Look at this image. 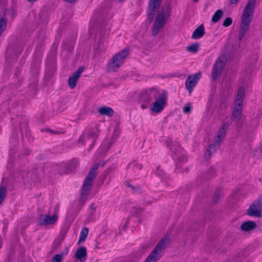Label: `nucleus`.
<instances>
[{
	"mask_svg": "<svg viewBox=\"0 0 262 262\" xmlns=\"http://www.w3.org/2000/svg\"><path fill=\"white\" fill-rule=\"evenodd\" d=\"M255 1L249 0L246 6L241 17V24L238 34V39L241 40L249 30V25L252 21Z\"/></svg>",
	"mask_w": 262,
	"mask_h": 262,
	"instance_id": "f257e3e1",
	"label": "nucleus"
},
{
	"mask_svg": "<svg viewBox=\"0 0 262 262\" xmlns=\"http://www.w3.org/2000/svg\"><path fill=\"white\" fill-rule=\"evenodd\" d=\"M99 164H95L88 175L86 176L84 183L83 185L82 189L79 198V202L81 204H83L87 199L88 196L91 191V188L93 184V181L96 175V171L99 167Z\"/></svg>",
	"mask_w": 262,
	"mask_h": 262,
	"instance_id": "f03ea898",
	"label": "nucleus"
},
{
	"mask_svg": "<svg viewBox=\"0 0 262 262\" xmlns=\"http://www.w3.org/2000/svg\"><path fill=\"white\" fill-rule=\"evenodd\" d=\"M226 124H224L217 133V135L214 137L213 143L210 144L205 154V158L209 159L211 157L212 154L216 152V149L220 147V144L223 140L225 135L226 131L225 129Z\"/></svg>",
	"mask_w": 262,
	"mask_h": 262,
	"instance_id": "7ed1b4c3",
	"label": "nucleus"
},
{
	"mask_svg": "<svg viewBox=\"0 0 262 262\" xmlns=\"http://www.w3.org/2000/svg\"><path fill=\"white\" fill-rule=\"evenodd\" d=\"M128 55V51L124 49L115 55L109 62L107 69L110 72L116 71L119 69Z\"/></svg>",
	"mask_w": 262,
	"mask_h": 262,
	"instance_id": "20e7f679",
	"label": "nucleus"
},
{
	"mask_svg": "<svg viewBox=\"0 0 262 262\" xmlns=\"http://www.w3.org/2000/svg\"><path fill=\"white\" fill-rule=\"evenodd\" d=\"M97 138V134L96 130L86 129L83 135L79 139V143L82 145H88L90 148L93 146L95 141Z\"/></svg>",
	"mask_w": 262,
	"mask_h": 262,
	"instance_id": "39448f33",
	"label": "nucleus"
},
{
	"mask_svg": "<svg viewBox=\"0 0 262 262\" xmlns=\"http://www.w3.org/2000/svg\"><path fill=\"white\" fill-rule=\"evenodd\" d=\"M168 17V15L165 14L163 9L158 13L152 27V33L154 36H156L159 34L166 24Z\"/></svg>",
	"mask_w": 262,
	"mask_h": 262,
	"instance_id": "423d86ee",
	"label": "nucleus"
},
{
	"mask_svg": "<svg viewBox=\"0 0 262 262\" xmlns=\"http://www.w3.org/2000/svg\"><path fill=\"white\" fill-rule=\"evenodd\" d=\"M226 58L223 55L220 56L215 61L211 75V78L213 81H215L221 76L222 70L226 64Z\"/></svg>",
	"mask_w": 262,
	"mask_h": 262,
	"instance_id": "0eeeda50",
	"label": "nucleus"
},
{
	"mask_svg": "<svg viewBox=\"0 0 262 262\" xmlns=\"http://www.w3.org/2000/svg\"><path fill=\"white\" fill-rule=\"evenodd\" d=\"M171 151L173 154V158L179 162H185L186 158L182 148L180 146L178 142H171L168 144Z\"/></svg>",
	"mask_w": 262,
	"mask_h": 262,
	"instance_id": "6e6552de",
	"label": "nucleus"
},
{
	"mask_svg": "<svg viewBox=\"0 0 262 262\" xmlns=\"http://www.w3.org/2000/svg\"><path fill=\"white\" fill-rule=\"evenodd\" d=\"M167 104V93L162 92L158 98L156 99L151 107V111L156 113L161 112Z\"/></svg>",
	"mask_w": 262,
	"mask_h": 262,
	"instance_id": "1a4fd4ad",
	"label": "nucleus"
},
{
	"mask_svg": "<svg viewBox=\"0 0 262 262\" xmlns=\"http://www.w3.org/2000/svg\"><path fill=\"white\" fill-rule=\"evenodd\" d=\"M262 213V198L256 200L250 205L247 210V214L256 217H260Z\"/></svg>",
	"mask_w": 262,
	"mask_h": 262,
	"instance_id": "9d476101",
	"label": "nucleus"
},
{
	"mask_svg": "<svg viewBox=\"0 0 262 262\" xmlns=\"http://www.w3.org/2000/svg\"><path fill=\"white\" fill-rule=\"evenodd\" d=\"M58 216L55 213L53 216L47 214L41 215L38 219V223L40 225H50L55 224L58 220Z\"/></svg>",
	"mask_w": 262,
	"mask_h": 262,
	"instance_id": "9b49d317",
	"label": "nucleus"
},
{
	"mask_svg": "<svg viewBox=\"0 0 262 262\" xmlns=\"http://www.w3.org/2000/svg\"><path fill=\"white\" fill-rule=\"evenodd\" d=\"M167 243V239H162L158 243L154 250L150 254L156 261H158L160 258L162 251L165 248L166 244Z\"/></svg>",
	"mask_w": 262,
	"mask_h": 262,
	"instance_id": "f8f14e48",
	"label": "nucleus"
},
{
	"mask_svg": "<svg viewBox=\"0 0 262 262\" xmlns=\"http://www.w3.org/2000/svg\"><path fill=\"white\" fill-rule=\"evenodd\" d=\"M201 78V73H195L193 76H189L185 81V86L189 93H191L195 86L198 80Z\"/></svg>",
	"mask_w": 262,
	"mask_h": 262,
	"instance_id": "ddd939ff",
	"label": "nucleus"
},
{
	"mask_svg": "<svg viewBox=\"0 0 262 262\" xmlns=\"http://www.w3.org/2000/svg\"><path fill=\"white\" fill-rule=\"evenodd\" d=\"M84 70L83 67H79L73 74V75L69 78L68 83L71 89H73L76 85L78 79L80 77L81 74Z\"/></svg>",
	"mask_w": 262,
	"mask_h": 262,
	"instance_id": "4468645a",
	"label": "nucleus"
},
{
	"mask_svg": "<svg viewBox=\"0 0 262 262\" xmlns=\"http://www.w3.org/2000/svg\"><path fill=\"white\" fill-rule=\"evenodd\" d=\"M142 167V165L136 162L130 163L127 166V172L130 176L137 177Z\"/></svg>",
	"mask_w": 262,
	"mask_h": 262,
	"instance_id": "2eb2a0df",
	"label": "nucleus"
},
{
	"mask_svg": "<svg viewBox=\"0 0 262 262\" xmlns=\"http://www.w3.org/2000/svg\"><path fill=\"white\" fill-rule=\"evenodd\" d=\"M245 97V89L243 86H240L235 100L234 106L242 107Z\"/></svg>",
	"mask_w": 262,
	"mask_h": 262,
	"instance_id": "dca6fc26",
	"label": "nucleus"
},
{
	"mask_svg": "<svg viewBox=\"0 0 262 262\" xmlns=\"http://www.w3.org/2000/svg\"><path fill=\"white\" fill-rule=\"evenodd\" d=\"M76 257L81 262H84L86 259V249L84 247L79 248L75 254Z\"/></svg>",
	"mask_w": 262,
	"mask_h": 262,
	"instance_id": "f3484780",
	"label": "nucleus"
},
{
	"mask_svg": "<svg viewBox=\"0 0 262 262\" xmlns=\"http://www.w3.org/2000/svg\"><path fill=\"white\" fill-rule=\"evenodd\" d=\"M161 1L162 0H150L148 9L149 15L151 16L154 15L155 10L160 7Z\"/></svg>",
	"mask_w": 262,
	"mask_h": 262,
	"instance_id": "a211bd4d",
	"label": "nucleus"
},
{
	"mask_svg": "<svg viewBox=\"0 0 262 262\" xmlns=\"http://www.w3.org/2000/svg\"><path fill=\"white\" fill-rule=\"evenodd\" d=\"M205 34V28L203 24L200 25L193 31L191 38L197 39L202 38Z\"/></svg>",
	"mask_w": 262,
	"mask_h": 262,
	"instance_id": "6ab92c4d",
	"label": "nucleus"
},
{
	"mask_svg": "<svg viewBox=\"0 0 262 262\" xmlns=\"http://www.w3.org/2000/svg\"><path fill=\"white\" fill-rule=\"evenodd\" d=\"M158 91L157 90L152 89L151 90H150L148 92H145V93H143L142 95V100L143 101H144L147 103H149L152 99L149 96L150 95H156Z\"/></svg>",
	"mask_w": 262,
	"mask_h": 262,
	"instance_id": "aec40b11",
	"label": "nucleus"
},
{
	"mask_svg": "<svg viewBox=\"0 0 262 262\" xmlns=\"http://www.w3.org/2000/svg\"><path fill=\"white\" fill-rule=\"evenodd\" d=\"M256 227V224L254 222L249 221L244 222L241 226V229L243 231H249L254 229Z\"/></svg>",
	"mask_w": 262,
	"mask_h": 262,
	"instance_id": "412c9836",
	"label": "nucleus"
},
{
	"mask_svg": "<svg viewBox=\"0 0 262 262\" xmlns=\"http://www.w3.org/2000/svg\"><path fill=\"white\" fill-rule=\"evenodd\" d=\"M98 112L102 115H106L108 116H112L114 113L112 108L107 106L100 107L98 110Z\"/></svg>",
	"mask_w": 262,
	"mask_h": 262,
	"instance_id": "4be33fe9",
	"label": "nucleus"
},
{
	"mask_svg": "<svg viewBox=\"0 0 262 262\" xmlns=\"http://www.w3.org/2000/svg\"><path fill=\"white\" fill-rule=\"evenodd\" d=\"M242 107H234L232 116L236 120L239 121L242 114Z\"/></svg>",
	"mask_w": 262,
	"mask_h": 262,
	"instance_id": "5701e85b",
	"label": "nucleus"
},
{
	"mask_svg": "<svg viewBox=\"0 0 262 262\" xmlns=\"http://www.w3.org/2000/svg\"><path fill=\"white\" fill-rule=\"evenodd\" d=\"M89 232V229L88 228L84 227L83 228L80 234L79 238V242H82L85 241L86 238L87 237L88 234Z\"/></svg>",
	"mask_w": 262,
	"mask_h": 262,
	"instance_id": "b1692460",
	"label": "nucleus"
},
{
	"mask_svg": "<svg viewBox=\"0 0 262 262\" xmlns=\"http://www.w3.org/2000/svg\"><path fill=\"white\" fill-rule=\"evenodd\" d=\"M223 15V12L221 10H217L212 17V21L214 23L219 21Z\"/></svg>",
	"mask_w": 262,
	"mask_h": 262,
	"instance_id": "393cba45",
	"label": "nucleus"
},
{
	"mask_svg": "<svg viewBox=\"0 0 262 262\" xmlns=\"http://www.w3.org/2000/svg\"><path fill=\"white\" fill-rule=\"evenodd\" d=\"M199 47V43H193V44L191 45V46L188 47L187 48V51L188 52H191L193 53H195L198 52Z\"/></svg>",
	"mask_w": 262,
	"mask_h": 262,
	"instance_id": "a878e982",
	"label": "nucleus"
},
{
	"mask_svg": "<svg viewBox=\"0 0 262 262\" xmlns=\"http://www.w3.org/2000/svg\"><path fill=\"white\" fill-rule=\"evenodd\" d=\"M6 20L4 18L0 19V36L5 30L6 27Z\"/></svg>",
	"mask_w": 262,
	"mask_h": 262,
	"instance_id": "bb28decb",
	"label": "nucleus"
},
{
	"mask_svg": "<svg viewBox=\"0 0 262 262\" xmlns=\"http://www.w3.org/2000/svg\"><path fill=\"white\" fill-rule=\"evenodd\" d=\"M6 189L3 187L0 188V205L3 202L6 196Z\"/></svg>",
	"mask_w": 262,
	"mask_h": 262,
	"instance_id": "cd10ccee",
	"label": "nucleus"
},
{
	"mask_svg": "<svg viewBox=\"0 0 262 262\" xmlns=\"http://www.w3.org/2000/svg\"><path fill=\"white\" fill-rule=\"evenodd\" d=\"M78 161L77 160H73L72 161H71L70 163L68 164V168L71 170H73L74 169H75L77 165H78Z\"/></svg>",
	"mask_w": 262,
	"mask_h": 262,
	"instance_id": "c85d7f7f",
	"label": "nucleus"
},
{
	"mask_svg": "<svg viewBox=\"0 0 262 262\" xmlns=\"http://www.w3.org/2000/svg\"><path fill=\"white\" fill-rule=\"evenodd\" d=\"M232 23V19L230 17H227L224 21L223 25L224 27H228Z\"/></svg>",
	"mask_w": 262,
	"mask_h": 262,
	"instance_id": "c756f323",
	"label": "nucleus"
},
{
	"mask_svg": "<svg viewBox=\"0 0 262 262\" xmlns=\"http://www.w3.org/2000/svg\"><path fill=\"white\" fill-rule=\"evenodd\" d=\"M156 174L159 176V177H161L162 180L166 177V176H165V173H164V172L162 170L160 169L159 168L156 171Z\"/></svg>",
	"mask_w": 262,
	"mask_h": 262,
	"instance_id": "7c9ffc66",
	"label": "nucleus"
},
{
	"mask_svg": "<svg viewBox=\"0 0 262 262\" xmlns=\"http://www.w3.org/2000/svg\"><path fill=\"white\" fill-rule=\"evenodd\" d=\"M61 255L56 254L52 259V262H61Z\"/></svg>",
	"mask_w": 262,
	"mask_h": 262,
	"instance_id": "2f4dec72",
	"label": "nucleus"
},
{
	"mask_svg": "<svg viewBox=\"0 0 262 262\" xmlns=\"http://www.w3.org/2000/svg\"><path fill=\"white\" fill-rule=\"evenodd\" d=\"M183 112L185 114H189L191 112V107L189 105H185L183 107Z\"/></svg>",
	"mask_w": 262,
	"mask_h": 262,
	"instance_id": "473e14b6",
	"label": "nucleus"
},
{
	"mask_svg": "<svg viewBox=\"0 0 262 262\" xmlns=\"http://www.w3.org/2000/svg\"><path fill=\"white\" fill-rule=\"evenodd\" d=\"M95 206H94V204H91V205L90 206V207L89 208V212L90 214L92 215L95 211Z\"/></svg>",
	"mask_w": 262,
	"mask_h": 262,
	"instance_id": "72a5a7b5",
	"label": "nucleus"
},
{
	"mask_svg": "<svg viewBox=\"0 0 262 262\" xmlns=\"http://www.w3.org/2000/svg\"><path fill=\"white\" fill-rule=\"evenodd\" d=\"M156 259L154 258L151 255H149V256L146 258V260L144 262H156Z\"/></svg>",
	"mask_w": 262,
	"mask_h": 262,
	"instance_id": "f704fd0d",
	"label": "nucleus"
},
{
	"mask_svg": "<svg viewBox=\"0 0 262 262\" xmlns=\"http://www.w3.org/2000/svg\"><path fill=\"white\" fill-rule=\"evenodd\" d=\"M132 189L136 192L137 193H140L141 192V189L139 186H136L135 187H133Z\"/></svg>",
	"mask_w": 262,
	"mask_h": 262,
	"instance_id": "c9c22d12",
	"label": "nucleus"
},
{
	"mask_svg": "<svg viewBox=\"0 0 262 262\" xmlns=\"http://www.w3.org/2000/svg\"><path fill=\"white\" fill-rule=\"evenodd\" d=\"M68 252L69 249L67 248H66L63 251L61 252V254L60 255H61L62 257V256H66L68 254Z\"/></svg>",
	"mask_w": 262,
	"mask_h": 262,
	"instance_id": "e433bc0d",
	"label": "nucleus"
},
{
	"mask_svg": "<svg viewBox=\"0 0 262 262\" xmlns=\"http://www.w3.org/2000/svg\"><path fill=\"white\" fill-rule=\"evenodd\" d=\"M243 259V257H240V258H238V259H237V258L236 257V256H235V257L233 258V262H238V259H239V260H242Z\"/></svg>",
	"mask_w": 262,
	"mask_h": 262,
	"instance_id": "4c0bfd02",
	"label": "nucleus"
},
{
	"mask_svg": "<svg viewBox=\"0 0 262 262\" xmlns=\"http://www.w3.org/2000/svg\"><path fill=\"white\" fill-rule=\"evenodd\" d=\"M48 131L50 132V133H53V134H59V132L58 131H54V130H51V129H48Z\"/></svg>",
	"mask_w": 262,
	"mask_h": 262,
	"instance_id": "58836bf2",
	"label": "nucleus"
},
{
	"mask_svg": "<svg viewBox=\"0 0 262 262\" xmlns=\"http://www.w3.org/2000/svg\"><path fill=\"white\" fill-rule=\"evenodd\" d=\"M126 185L128 187H131L132 188L133 187V186L131 185L129 183H126Z\"/></svg>",
	"mask_w": 262,
	"mask_h": 262,
	"instance_id": "ea45409f",
	"label": "nucleus"
},
{
	"mask_svg": "<svg viewBox=\"0 0 262 262\" xmlns=\"http://www.w3.org/2000/svg\"><path fill=\"white\" fill-rule=\"evenodd\" d=\"M65 1L69 3H72V2H74L75 0H65Z\"/></svg>",
	"mask_w": 262,
	"mask_h": 262,
	"instance_id": "a19ab883",
	"label": "nucleus"
},
{
	"mask_svg": "<svg viewBox=\"0 0 262 262\" xmlns=\"http://www.w3.org/2000/svg\"><path fill=\"white\" fill-rule=\"evenodd\" d=\"M141 107L143 108V109H145L146 108V106L144 104H142L141 105Z\"/></svg>",
	"mask_w": 262,
	"mask_h": 262,
	"instance_id": "79ce46f5",
	"label": "nucleus"
},
{
	"mask_svg": "<svg viewBox=\"0 0 262 262\" xmlns=\"http://www.w3.org/2000/svg\"><path fill=\"white\" fill-rule=\"evenodd\" d=\"M2 240L0 238V248L2 247Z\"/></svg>",
	"mask_w": 262,
	"mask_h": 262,
	"instance_id": "37998d69",
	"label": "nucleus"
},
{
	"mask_svg": "<svg viewBox=\"0 0 262 262\" xmlns=\"http://www.w3.org/2000/svg\"><path fill=\"white\" fill-rule=\"evenodd\" d=\"M198 1H199V0H193V1L194 2H195V3L198 2Z\"/></svg>",
	"mask_w": 262,
	"mask_h": 262,
	"instance_id": "c03bdc74",
	"label": "nucleus"
},
{
	"mask_svg": "<svg viewBox=\"0 0 262 262\" xmlns=\"http://www.w3.org/2000/svg\"><path fill=\"white\" fill-rule=\"evenodd\" d=\"M26 154L27 155H29V150H27V151L26 152Z\"/></svg>",
	"mask_w": 262,
	"mask_h": 262,
	"instance_id": "a18cd8bd",
	"label": "nucleus"
},
{
	"mask_svg": "<svg viewBox=\"0 0 262 262\" xmlns=\"http://www.w3.org/2000/svg\"><path fill=\"white\" fill-rule=\"evenodd\" d=\"M110 146V145L108 143L107 148V149L106 150H107Z\"/></svg>",
	"mask_w": 262,
	"mask_h": 262,
	"instance_id": "49530a36",
	"label": "nucleus"
},
{
	"mask_svg": "<svg viewBox=\"0 0 262 262\" xmlns=\"http://www.w3.org/2000/svg\"><path fill=\"white\" fill-rule=\"evenodd\" d=\"M119 2H123L124 1V0H118Z\"/></svg>",
	"mask_w": 262,
	"mask_h": 262,
	"instance_id": "de8ad7c7",
	"label": "nucleus"
}]
</instances>
